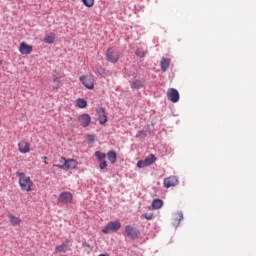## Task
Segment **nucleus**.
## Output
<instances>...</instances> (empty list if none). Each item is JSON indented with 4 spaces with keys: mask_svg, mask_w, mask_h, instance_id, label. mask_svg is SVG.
I'll return each instance as SVG.
<instances>
[{
    "mask_svg": "<svg viewBox=\"0 0 256 256\" xmlns=\"http://www.w3.org/2000/svg\"><path fill=\"white\" fill-rule=\"evenodd\" d=\"M16 175L19 179L21 191H26L27 193L33 191V187H35V184L33 183V180H31L30 176H27V174L23 172H17Z\"/></svg>",
    "mask_w": 256,
    "mask_h": 256,
    "instance_id": "obj_1",
    "label": "nucleus"
},
{
    "mask_svg": "<svg viewBox=\"0 0 256 256\" xmlns=\"http://www.w3.org/2000/svg\"><path fill=\"white\" fill-rule=\"evenodd\" d=\"M60 163L63 164H54L53 167H57V169H63L64 171H69V169H77V165H79L77 160L67 159L63 156L60 158Z\"/></svg>",
    "mask_w": 256,
    "mask_h": 256,
    "instance_id": "obj_2",
    "label": "nucleus"
},
{
    "mask_svg": "<svg viewBox=\"0 0 256 256\" xmlns=\"http://www.w3.org/2000/svg\"><path fill=\"white\" fill-rule=\"evenodd\" d=\"M80 83L86 87V89H95V78L91 74H86L79 77Z\"/></svg>",
    "mask_w": 256,
    "mask_h": 256,
    "instance_id": "obj_3",
    "label": "nucleus"
},
{
    "mask_svg": "<svg viewBox=\"0 0 256 256\" xmlns=\"http://www.w3.org/2000/svg\"><path fill=\"white\" fill-rule=\"evenodd\" d=\"M58 203L62 205H71L73 203V194L69 191H64L58 196Z\"/></svg>",
    "mask_w": 256,
    "mask_h": 256,
    "instance_id": "obj_4",
    "label": "nucleus"
},
{
    "mask_svg": "<svg viewBox=\"0 0 256 256\" xmlns=\"http://www.w3.org/2000/svg\"><path fill=\"white\" fill-rule=\"evenodd\" d=\"M157 161V157H155L153 154H149L144 160H140L137 162L138 169H143L144 167H149L153 165Z\"/></svg>",
    "mask_w": 256,
    "mask_h": 256,
    "instance_id": "obj_5",
    "label": "nucleus"
},
{
    "mask_svg": "<svg viewBox=\"0 0 256 256\" xmlns=\"http://www.w3.org/2000/svg\"><path fill=\"white\" fill-rule=\"evenodd\" d=\"M121 229V222L118 220L109 222L106 227L102 230V232L107 235L108 233H111V231H119Z\"/></svg>",
    "mask_w": 256,
    "mask_h": 256,
    "instance_id": "obj_6",
    "label": "nucleus"
},
{
    "mask_svg": "<svg viewBox=\"0 0 256 256\" xmlns=\"http://www.w3.org/2000/svg\"><path fill=\"white\" fill-rule=\"evenodd\" d=\"M125 233L128 239H133V240L139 239V235H140L139 230L131 225L125 226Z\"/></svg>",
    "mask_w": 256,
    "mask_h": 256,
    "instance_id": "obj_7",
    "label": "nucleus"
},
{
    "mask_svg": "<svg viewBox=\"0 0 256 256\" xmlns=\"http://www.w3.org/2000/svg\"><path fill=\"white\" fill-rule=\"evenodd\" d=\"M18 151L22 155H26V153H31V143L27 140H21L18 142Z\"/></svg>",
    "mask_w": 256,
    "mask_h": 256,
    "instance_id": "obj_8",
    "label": "nucleus"
},
{
    "mask_svg": "<svg viewBox=\"0 0 256 256\" xmlns=\"http://www.w3.org/2000/svg\"><path fill=\"white\" fill-rule=\"evenodd\" d=\"M106 59L109 63H117L119 61V52L113 48H109L106 52Z\"/></svg>",
    "mask_w": 256,
    "mask_h": 256,
    "instance_id": "obj_9",
    "label": "nucleus"
},
{
    "mask_svg": "<svg viewBox=\"0 0 256 256\" xmlns=\"http://www.w3.org/2000/svg\"><path fill=\"white\" fill-rule=\"evenodd\" d=\"M167 98L172 103L179 102V91H177V89L175 88H169L167 90Z\"/></svg>",
    "mask_w": 256,
    "mask_h": 256,
    "instance_id": "obj_10",
    "label": "nucleus"
},
{
    "mask_svg": "<svg viewBox=\"0 0 256 256\" xmlns=\"http://www.w3.org/2000/svg\"><path fill=\"white\" fill-rule=\"evenodd\" d=\"M19 52L21 55H31V53H33V46L22 42L20 43Z\"/></svg>",
    "mask_w": 256,
    "mask_h": 256,
    "instance_id": "obj_11",
    "label": "nucleus"
},
{
    "mask_svg": "<svg viewBox=\"0 0 256 256\" xmlns=\"http://www.w3.org/2000/svg\"><path fill=\"white\" fill-rule=\"evenodd\" d=\"M100 125H105L107 123V114L105 113V108L98 107L96 109Z\"/></svg>",
    "mask_w": 256,
    "mask_h": 256,
    "instance_id": "obj_12",
    "label": "nucleus"
},
{
    "mask_svg": "<svg viewBox=\"0 0 256 256\" xmlns=\"http://www.w3.org/2000/svg\"><path fill=\"white\" fill-rule=\"evenodd\" d=\"M176 185H179V180L175 176H169L164 179V187L167 189H169V187H176Z\"/></svg>",
    "mask_w": 256,
    "mask_h": 256,
    "instance_id": "obj_13",
    "label": "nucleus"
},
{
    "mask_svg": "<svg viewBox=\"0 0 256 256\" xmlns=\"http://www.w3.org/2000/svg\"><path fill=\"white\" fill-rule=\"evenodd\" d=\"M78 121L84 128L89 127L91 125V116L89 114H82L78 116Z\"/></svg>",
    "mask_w": 256,
    "mask_h": 256,
    "instance_id": "obj_14",
    "label": "nucleus"
},
{
    "mask_svg": "<svg viewBox=\"0 0 256 256\" xmlns=\"http://www.w3.org/2000/svg\"><path fill=\"white\" fill-rule=\"evenodd\" d=\"M69 243H71V241L66 240L61 245L57 246L55 248V253H67V251H71V249L69 248Z\"/></svg>",
    "mask_w": 256,
    "mask_h": 256,
    "instance_id": "obj_15",
    "label": "nucleus"
},
{
    "mask_svg": "<svg viewBox=\"0 0 256 256\" xmlns=\"http://www.w3.org/2000/svg\"><path fill=\"white\" fill-rule=\"evenodd\" d=\"M8 220L12 227H19L22 223L21 217L15 216L14 214H8Z\"/></svg>",
    "mask_w": 256,
    "mask_h": 256,
    "instance_id": "obj_16",
    "label": "nucleus"
},
{
    "mask_svg": "<svg viewBox=\"0 0 256 256\" xmlns=\"http://www.w3.org/2000/svg\"><path fill=\"white\" fill-rule=\"evenodd\" d=\"M106 157L108 158V161L112 163V165H114V163H117V152H115V150L108 151Z\"/></svg>",
    "mask_w": 256,
    "mask_h": 256,
    "instance_id": "obj_17",
    "label": "nucleus"
},
{
    "mask_svg": "<svg viewBox=\"0 0 256 256\" xmlns=\"http://www.w3.org/2000/svg\"><path fill=\"white\" fill-rule=\"evenodd\" d=\"M169 65H171V60L169 59H166V58H163L161 60V63H160V67L162 69V71H167V69H169Z\"/></svg>",
    "mask_w": 256,
    "mask_h": 256,
    "instance_id": "obj_18",
    "label": "nucleus"
},
{
    "mask_svg": "<svg viewBox=\"0 0 256 256\" xmlns=\"http://www.w3.org/2000/svg\"><path fill=\"white\" fill-rule=\"evenodd\" d=\"M44 43H46L47 45H51L55 43V34L53 33L47 34L44 38Z\"/></svg>",
    "mask_w": 256,
    "mask_h": 256,
    "instance_id": "obj_19",
    "label": "nucleus"
},
{
    "mask_svg": "<svg viewBox=\"0 0 256 256\" xmlns=\"http://www.w3.org/2000/svg\"><path fill=\"white\" fill-rule=\"evenodd\" d=\"M76 107H79V109H85V107H87V100H85L83 98L77 99Z\"/></svg>",
    "mask_w": 256,
    "mask_h": 256,
    "instance_id": "obj_20",
    "label": "nucleus"
},
{
    "mask_svg": "<svg viewBox=\"0 0 256 256\" xmlns=\"http://www.w3.org/2000/svg\"><path fill=\"white\" fill-rule=\"evenodd\" d=\"M161 207H163V200L154 199L152 201V209H161Z\"/></svg>",
    "mask_w": 256,
    "mask_h": 256,
    "instance_id": "obj_21",
    "label": "nucleus"
},
{
    "mask_svg": "<svg viewBox=\"0 0 256 256\" xmlns=\"http://www.w3.org/2000/svg\"><path fill=\"white\" fill-rule=\"evenodd\" d=\"M132 89H143L144 85L141 80H136L131 85Z\"/></svg>",
    "mask_w": 256,
    "mask_h": 256,
    "instance_id": "obj_22",
    "label": "nucleus"
},
{
    "mask_svg": "<svg viewBox=\"0 0 256 256\" xmlns=\"http://www.w3.org/2000/svg\"><path fill=\"white\" fill-rule=\"evenodd\" d=\"M174 221H176L177 224H179V222L183 221V212L174 213Z\"/></svg>",
    "mask_w": 256,
    "mask_h": 256,
    "instance_id": "obj_23",
    "label": "nucleus"
},
{
    "mask_svg": "<svg viewBox=\"0 0 256 256\" xmlns=\"http://www.w3.org/2000/svg\"><path fill=\"white\" fill-rule=\"evenodd\" d=\"M135 55L137 57H140L141 59H143V57H145L147 55V51H143V49L137 48L136 52H135Z\"/></svg>",
    "mask_w": 256,
    "mask_h": 256,
    "instance_id": "obj_24",
    "label": "nucleus"
},
{
    "mask_svg": "<svg viewBox=\"0 0 256 256\" xmlns=\"http://www.w3.org/2000/svg\"><path fill=\"white\" fill-rule=\"evenodd\" d=\"M95 157H97L98 161H105V157H107V154L103 152L96 151Z\"/></svg>",
    "mask_w": 256,
    "mask_h": 256,
    "instance_id": "obj_25",
    "label": "nucleus"
},
{
    "mask_svg": "<svg viewBox=\"0 0 256 256\" xmlns=\"http://www.w3.org/2000/svg\"><path fill=\"white\" fill-rule=\"evenodd\" d=\"M82 3L85 7H93V5H95V0H82Z\"/></svg>",
    "mask_w": 256,
    "mask_h": 256,
    "instance_id": "obj_26",
    "label": "nucleus"
},
{
    "mask_svg": "<svg viewBox=\"0 0 256 256\" xmlns=\"http://www.w3.org/2000/svg\"><path fill=\"white\" fill-rule=\"evenodd\" d=\"M87 143H89V144L95 143V135H93V134H88V135H87Z\"/></svg>",
    "mask_w": 256,
    "mask_h": 256,
    "instance_id": "obj_27",
    "label": "nucleus"
},
{
    "mask_svg": "<svg viewBox=\"0 0 256 256\" xmlns=\"http://www.w3.org/2000/svg\"><path fill=\"white\" fill-rule=\"evenodd\" d=\"M61 80H59V78H55L54 79V89H59V87H61Z\"/></svg>",
    "mask_w": 256,
    "mask_h": 256,
    "instance_id": "obj_28",
    "label": "nucleus"
},
{
    "mask_svg": "<svg viewBox=\"0 0 256 256\" xmlns=\"http://www.w3.org/2000/svg\"><path fill=\"white\" fill-rule=\"evenodd\" d=\"M99 167L102 170L107 169V161H105V160L100 161Z\"/></svg>",
    "mask_w": 256,
    "mask_h": 256,
    "instance_id": "obj_29",
    "label": "nucleus"
},
{
    "mask_svg": "<svg viewBox=\"0 0 256 256\" xmlns=\"http://www.w3.org/2000/svg\"><path fill=\"white\" fill-rule=\"evenodd\" d=\"M155 216L153 215V213H146L145 214V219H147V221H151V219H153Z\"/></svg>",
    "mask_w": 256,
    "mask_h": 256,
    "instance_id": "obj_30",
    "label": "nucleus"
},
{
    "mask_svg": "<svg viewBox=\"0 0 256 256\" xmlns=\"http://www.w3.org/2000/svg\"><path fill=\"white\" fill-rule=\"evenodd\" d=\"M42 159L44 160L45 165H49V162H47V156L42 157Z\"/></svg>",
    "mask_w": 256,
    "mask_h": 256,
    "instance_id": "obj_31",
    "label": "nucleus"
},
{
    "mask_svg": "<svg viewBox=\"0 0 256 256\" xmlns=\"http://www.w3.org/2000/svg\"><path fill=\"white\" fill-rule=\"evenodd\" d=\"M3 65V60H0V67Z\"/></svg>",
    "mask_w": 256,
    "mask_h": 256,
    "instance_id": "obj_32",
    "label": "nucleus"
}]
</instances>
